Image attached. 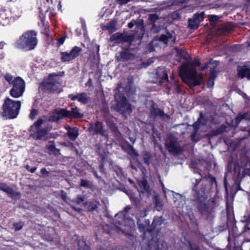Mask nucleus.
<instances>
[{"label":"nucleus","mask_w":250,"mask_h":250,"mask_svg":"<svg viewBox=\"0 0 250 250\" xmlns=\"http://www.w3.org/2000/svg\"><path fill=\"white\" fill-rule=\"evenodd\" d=\"M188 26L191 29H197L199 28L200 24L192 18L188 20Z\"/></svg>","instance_id":"40"},{"label":"nucleus","mask_w":250,"mask_h":250,"mask_svg":"<svg viewBox=\"0 0 250 250\" xmlns=\"http://www.w3.org/2000/svg\"><path fill=\"white\" fill-rule=\"evenodd\" d=\"M2 76L9 84L12 86L9 91L10 95L14 98L21 97L25 90L24 80L19 76L13 78V76L9 73L2 74Z\"/></svg>","instance_id":"3"},{"label":"nucleus","mask_w":250,"mask_h":250,"mask_svg":"<svg viewBox=\"0 0 250 250\" xmlns=\"http://www.w3.org/2000/svg\"><path fill=\"white\" fill-rule=\"evenodd\" d=\"M48 149L49 151L52 152L55 155H57L60 152V149L57 148L55 145H50L48 147Z\"/></svg>","instance_id":"47"},{"label":"nucleus","mask_w":250,"mask_h":250,"mask_svg":"<svg viewBox=\"0 0 250 250\" xmlns=\"http://www.w3.org/2000/svg\"><path fill=\"white\" fill-rule=\"evenodd\" d=\"M88 130L90 132H93L94 135H100L104 137L107 136V131L102 122L97 121L90 123Z\"/></svg>","instance_id":"13"},{"label":"nucleus","mask_w":250,"mask_h":250,"mask_svg":"<svg viewBox=\"0 0 250 250\" xmlns=\"http://www.w3.org/2000/svg\"><path fill=\"white\" fill-rule=\"evenodd\" d=\"M43 121L42 119H38L33 124L36 129L41 128V126L43 124Z\"/></svg>","instance_id":"49"},{"label":"nucleus","mask_w":250,"mask_h":250,"mask_svg":"<svg viewBox=\"0 0 250 250\" xmlns=\"http://www.w3.org/2000/svg\"><path fill=\"white\" fill-rule=\"evenodd\" d=\"M175 50L176 51V56L179 57V62H181L182 60H188V55L187 52L184 49L175 48Z\"/></svg>","instance_id":"31"},{"label":"nucleus","mask_w":250,"mask_h":250,"mask_svg":"<svg viewBox=\"0 0 250 250\" xmlns=\"http://www.w3.org/2000/svg\"><path fill=\"white\" fill-rule=\"evenodd\" d=\"M192 64L196 67L199 66L201 64L200 59L198 58H194L192 62Z\"/></svg>","instance_id":"57"},{"label":"nucleus","mask_w":250,"mask_h":250,"mask_svg":"<svg viewBox=\"0 0 250 250\" xmlns=\"http://www.w3.org/2000/svg\"><path fill=\"white\" fill-rule=\"evenodd\" d=\"M21 103L20 101H14L9 98H6L2 105V115L7 119L16 118L19 113Z\"/></svg>","instance_id":"4"},{"label":"nucleus","mask_w":250,"mask_h":250,"mask_svg":"<svg viewBox=\"0 0 250 250\" xmlns=\"http://www.w3.org/2000/svg\"><path fill=\"white\" fill-rule=\"evenodd\" d=\"M218 72V71H216L214 68H210L208 78L215 80L217 76Z\"/></svg>","instance_id":"45"},{"label":"nucleus","mask_w":250,"mask_h":250,"mask_svg":"<svg viewBox=\"0 0 250 250\" xmlns=\"http://www.w3.org/2000/svg\"><path fill=\"white\" fill-rule=\"evenodd\" d=\"M150 117L155 119L157 118H168L169 116L165 113L163 109L158 108L157 104L152 102L150 107Z\"/></svg>","instance_id":"15"},{"label":"nucleus","mask_w":250,"mask_h":250,"mask_svg":"<svg viewBox=\"0 0 250 250\" xmlns=\"http://www.w3.org/2000/svg\"><path fill=\"white\" fill-rule=\"evenodd\" d=\"M142 154L144 164L149 167L150 164V160L152 158L151 154L147 151H143Z\"/></svg>","instance_id":"36"},{"label":"nucleus","mask_w":250,"mask_h":250,"mask_svg":"<svg viewBox=\"0 0 250 250\" xmlns=\"http://www.w3.org/2000/svg\"><path fill=\"white\" fill-rule=\"evenodd\" d=\"M79 134L78 128L77 127L69 128L67 130V136L72 141H74L78 137Z\"/></svg>","instance_id":"28"},{"label":"nucleus","mask_w":250,"mask_h":250,"mask_svg":"<svg viewBox=\"0 0 250 250\" xmlns=\"http://www.w3.org/2000/svg\"><path fill=\"white\" fill-rule=\"evenodd\" d=\"M185 245L189 250H201L197 244L191 242L188 240H186Z\"/></svg>","instance_id":"39"},{"label":"nucleus","mask_w":250,"mask_h":250,"mask_svg":"<svg viewBox=\"0 0 250 250\" xmlns=\"http://www.w3.org/2000/svg\"><path fill=\"white\" fill-rule=\"evenodd\" d=\"M77 244L78 250H89L90 247L86 244V241L83 239H77Z\"/></svg>","instance_id":"34"},{"label":"nucleus","mask_w":250,"mask_h":250,"mask_svg":"<svg viewBox=\"0 0 250 250\" xmlns=\"http://www.w3.org/2000/svg\"><path fill=\"white\" fill-rule=\"evenodd\" d=\"M232 29V27L229 26H224L222 27V31L224 33H229Z\"/></svg>","instance_id":"54"},{"label":"nucleus","mask_w":250,"mask_h":250,"mask_svg":"<svg viewBox=\"0 0 250 250\" xmlns=\"http://www.w3.org/2000/svg\"><path fill=\"white\" fill-rule=\"evenodd\" d=\"M154 44H155V41L153 40L151 42V43L148 45V48L150 52H153L154 51L155 49H154V46H153V45H154Z\"/></svg>","instance_id":"58"},{"label":"nucleus","mask_w":250,"mask_h":250,"mask_svg":"<svg viewBox=\"0 0 250 250\" xmlns=\"http://www.w3.org/2000/svg\"><path fill=\"white\" fill-rule=\"evenodd\" d=\"M139 25L142 26L143 27L144 36L145 34V28L144 26L143 21L142 20L141 22H137L135 21L132 20L131 22L128 23L127 26L129 28H132L134 25H136L135 32L132 35H136V33H138L137 34L139 35L141 33V30H142V28L139 26Z\"/></svg>","instance_id":"25"},{"label":"nucleus","mask_w":250,"mask_h":250,"mask_svg":"<svg viewBox=\"0 0 250 250\" xmlns=\"http://www.w3.org/2000/svg\"><path fill=\"white\" fill-rule=\"evenodd\" d=\"M23 226V224L21 222L16 223L13 224V226L15 230L18 231L21 230Z\"/></svg>","instance_id":"51"},{"label":"nucleus","mask_w":250,"mask_h":250,"mask_svg":"<svg viewBox=\"0 0 250 250\" xmlns=\"http://www.w3.org/2000/svg\"><path fill=\"white\" fill-rule=\"evenodd\" d=\"M0 190L6 193L11 198L16 197L19 198L21 196L20 192L16 191L13 188L8 186L6 183H0Z\"/></svg>","instance_id":"17"},{"label":"nucleus","mask_w":250,"mask_h":250,"mask_svg":"<svg viewBox=\"0 0 250 250\" xmlns=\"http://www.w3.org/2000/svg\"><path fill=\"white\" fill-rule=\"evenodd\" d=\"M50 130L48 127L39 128L32 134L33 138L36 140H46L48 139V132Z\"/></svg>","instance_id":"18"},{"label":"nucleus","mask_w":250,"mask_h":250,"mask_svg":"<svg viewBox=\"0 0 250 250\" xmlns=\"http://www.w3.org/2000/svg\"><path fill=\"white\" fill-rule=\"evenodd\" d=\"M179 75L183 80L184 79L191 80L197 76V72L195 68H189L188 63H184L180 68Z\"/></svg>","instance_id":"12"},{"label":"nucleus","mask_w":250,"mask_h":250,"mask_svg":"<svg viewBox=\"0 0 250 250\" xmlns=\"http://www.w3.org/2000/svg\"><path fill=\"white\" fill-rule=\"evenodd\" d=\"M115 99L117 102V107L119 109H124L126 112L128 113L132 112L131 105L128 102L124 93H116L115 95Z\"/></svg>","instance_id":"11"},{"label":"nucleus","mask_w":250,"mask_h":250,"mask_svg":"<svg viewBox=\"0 0 250 250\" xmlns=\"http://www.w3.org/2000/svg\"><path fill=\"white\" fill-rule=\"evenodd\" d=\"M131 202L136 203V198L135 197L134 194L133 193H131L130 195H128Z\"/></svg>","instance_id":"63"},{"label":"nucleus","mask_w":250,"mask_h":250,"mask_svg":"<svg viewBox=\"0 0 250 250\" xmlns=\"http://www.w3.org/2000/svg\"><path fill=\"white\" fill-rule=\"evenodd\" d=\"M80 186L86 188H89V181L87 180H84L83 179H81Z\"/></svg>","instance_id":"50"},{"label":"nucleus","mask_w":250,"mask_h":250,"mask_svg":"<svg viewBox=\"0 0 250 250\" xmlns=\"http://www.w3.org/2000/svg\"><path fill=\"white\" fill-rule=\"evenodd\" d=\"M204 13L202 12L200 13H196L194 14L192 18L200 24V23L204 20Z\"/></svg>","instance_id":"41"},{"label":"nucleus","mask_w":250,"mask_h":250,"mask_svg":"<svg viewBox=\"0 0 250 250\" xmlns=\"http://www.w3.org/2000/svg\"><path fill=\"white\" fill-rule=\"evenodd\" d=\"M139 26L142 28L141 33L139 35L137 34L138 33H136V35H125L124 33L117 32L111 36L110 40L111 42H113L115 44H119L124 42L127 43L128 42H133L135 40H137L139 42L138 43L139 45L143 38L144 30L142 26L139 25Z\"/></svg>","instance_id":"5"},{"label":"nucleus","mask_w":250,"mask_h":250,"mask_svg":"<svg viewBox=\"0 0 250 250\" xmlns=\"http://www.w3.org/2000/svg\"><path fill=\"white\" fill-rule=\"evenodd\" d=\"M68 98L72 101L77 100L79 102L83 104H87L90 101V97L85 92L80 93L70 94L68 95Z\"/></svg>","instance_id":"16"},{"label":"nucleus","mask_w":250,"mask_h":250,"mask_svg":"<svg viewBox=\"0 0 250 250\" xmlns=\"http://www.w3.org/2000/svg\"><path fill=\"white\" fill-rule=\"evenodd\" d=\"M132 42H128L126 45L122 46V50L118 52L116 56V60L118 62H126L135 58V55L131 52L134 48L131 47Z\"/></svg>","instance_id":"6"},{"label":"nucleus","mask_w":250,"mask_h":250,"mask_svg":"<svg viewBox=\"0 0 250 250\" xmlns=\"http://www.w3.org/2000/svg\"><path fill=\"white\" fill-rule=\"evenodd\" d=\"M139 188L147 193L150 192V186L146 179H143L138 182Z\"/></svg>","instance_id":"35"},{"label":"nucleus","mask_w":250,"mask_h":250,"mask_svg":"<svg viewBox=\"0 0 250 250\" xmlns=\"http://www.w3.org/2000/svg\"><path fill=\"white\" fill-rule=\"evenodd\" d=\"M124 149L132 157V159L130 161V168L135 170H137V167L141 168L142 166L139 165H141V163L139 161L138 158L139 154L138 152L136 151L133 146L127 143Z\"/></svg>","instance_id":"10"},{"label":"nucleus","mask_w":250,"mask_h":250,"mask_svg":"<svg viewBox=\"0 0 250 250\" xmlns=\"http://www.w3.org/2000/svg\"><path fill=\"white\" fill-rule=\"evenodd\" d=\"M39 112L38 110L35 108H32L30 113L29 115V118L33 120L35 119L36 116L38 115Z\"/></svg>","instance_id":"46"},{"label":"nucleus","mask_w":250,"mask_h":250,"mask_svg":"<svg viewBox=\"0 0 250 250\" xmlns=\"http://www.w3.org/2000/svg\"><path fill=\"white\" fill-rule=\"evenodd\" d=\"M208 177L210 179V182L211 184H213V183L216 184V179L215 177H213L211 174H208Z\"/></svg>","instance_id":"61"},{"label":"nucleus","mask_w":250,"mask_h":250,"mask_svg":"<svg viewBox=\"0 0 250 250\" xmlns=\"http://www.w3.org/2000/svg\"><path fill=\"white\" fill-rule=\"evenodd\" d=\"M96 151L99 153L100 157H101V162L99 165V170L102 174H106L105 168L104 167V162L106 159V154L104 152V153L102 151V148L100 146H98Z\"/></svg>","instance_id":"24"},{"label":"nucleus","mask_w":250,"mask_h":250,"mask_svg":"<svg viewBox=\"0 0 250 250\" xmlns=\"http://www.w3.org/2000/svg\"><path fill=\"white\" fill-rule=\"evenodd\" d=\"M112 133L115 135L120 134V132L116 126H114L111 128Z\"/></svg>","instance_id":"60"},{"label":"nucleus","mask_w":250,"mask_h":250,"mask_svg":"<svg viewBox=\"0 0 250 250\" xmlns=\"http://www.w3.org/2000/svg\"><path fill=\"white\" fill-rule=\"evenodd\" d=\"M157 75L160 78V80L159 82L160 85H163L165 82L169 83L167 72L164 68L159 69L157 72Z\"/></svg>","instance_id":"26"},{"label":"nucleus","mask_w":250,"mask_h":250,"mask_svg":"<svg viewBox=\"0 0 250 250\" xmlns=\"http://www.w3.org/2000/svg\"><path fill=\"white\" fill-rule=\"evenodd\" d=\"M159 19V17L156 14H150L148 16V20L152 24L151 30L154 32H158L159 31V29L155 30L154 28L156 27L155 25V22Z\"/></svg>","instance_id":"33"},{"label":"nucleus","mask_w":250,"mask_h":250,"mask_svg":"<svg viewBox=\"0 0 250 250\" xmlns=\"http://www.w3.org/2000/svg\"><path fill=\"white\" fill-rule=\"evenodd\" d=\"M137 225L139 229L141 231L144 232H152V231H150L151 225H150V221L148 219L145 220L144 223H141L140 221L138 220Z\"/></svg>","instance_id":"27"},{"label":"nucleus","mask_w":250,"mask_h":250,"mask_svg":"<svg viewBox=\"0 0 250 250\" xmlns=\"http://www.w3.org/2000/svg\"><path fill=\"white\" fill-rule=\"evenodd\" d=\"M166 147L169 153L179 154L183 151L178 139L173 135L168 136L166 141Z\"/></svg>","instance_id":"8"},{"label":"nucleus","mask_w":250,"mask_h":250,"mask_svg":"<svg viewBox=\"0 0 250 250\" xmlns=\"http://www.w3.org/2000/svg\"><path fill=\"white\" fill-rule=\"evenodd\" d=\"M55 86V82L53 81H47L43 83V86L50 92H54Z\"/></svg>","instance_id":"37"},{"label":"nucleus","mask_w":250,"mask_h":250,"mask_svg":"<svg viewBox=\"0 0 250 250\" xmlns=\"http://www.w3.org/2000/svg\"><path fill=\"white\" fill-rule=\"evenodd\" d=\"M214 80L210 79L208 78V82L207 83V87L208 88L212 87L214 84Z\"/></svg>","instance_id":"55"},{"label":"nucleus","mask_w":250,"mask_h":250,"mask_svg":"<svg viewBox=\"0 0 250 250\" xmlns=\"http://www.w3.org/2000/svg\"><path fill=\"white\" fill-rule=\"evenodd\" d=\"M41 173L43 177H46L48 175L49 172L46 170L45 167H42L41 169Z\"/></svg>","instance_id":"56"},{"label":"nucleus","mask_w":250,"mask_h":250,"mask_svg":"<svg viewBox=\"0 0 250 250\" xmlns=\"http://www.w3.org/2000/svg\"><path fill=\"white\" fill-rule=\"evenodd\" d=\"M83 51V49L79 46L73 47L69 52H60L61 61L62 62H69L78 57Z\"/></svg>","instance_id":"7"},{"label":"nucleus","mask_w":250,"mask_h":250,"mask_svg":"<svg viewBox=\"0 0 250 250\" xmlns=\"http://www.w3.org/2000/svg\"><path fill=\"white\" fill-rule=\"evenodd\" d=\"M61 198L64 201L66 200L67 198L66 194L63 192V191L62 192Z\"/></svg>","instance_id":"64"},{"label":"nucleus","mask_w":250,"mask_h":250,"mask_svg":"<svg viewBox=\"0 0 250 250\" xmlns=\"http://www.w3.org/2000/svg\"><path fill=\"white\" fill-rule=\"evenodd\" d=\"M226 128V125H221L218 128L211 130V131L210 132L209 134L208 135H209L210 137L216 136L225 132Z\"/></svg>","instance_id":"32"},{"label":"nucleus","mask_w":250,"mask_h":250,"mask_svg":"<svg viewBox=\"0 0 250 250\" xmlns=\"http://www.w3.org/2000/svg\"><path fill=\"white\" fill-rule=\"evenodd\" d=\"M207 118L205 116L204 114L201 112L199 114V118L192 125V126L193 127V130L190 136V139L192 142L197 143L199 141V139H196V137L200 128V126H205L207 125Z\"/></svg>","instance_id":"9"},{"label":"nucleus","mask_w":250,"mask_h":250,"mask_svg":"<svg viewBox=\"0 0 250 250\" xmlns=\"http://www.w3.org/2000/svg\"><path fill=\"white\" fill-rule=\"evenodd\" d=\"M155 207H156L157 210H158V211H160L162 209V204L158 200L156 201Z\"/></svg>","instance_id":"59"},{"label":"nucleus","mask_w":250,"mask_h":250,"mask_svg":"<svg viewBox=\"0 0 250 250\" xmlns=\"http://www.w3.org/2000/svg\"><path fill=\"white\" fill-rule=\"evenodd\" d=\"M131 209V207L129 206H126L123 211H120L117 213L113 220V224L114 225H122L123 222L125 221V212H127Z\"/></svg>","instance_id":"21"},{"label":"nucleus","mask_w":250,"mask_h":250,"mask_svg":"<svg viewBox=\"0 0 250 250\" xmlns=\"http://www.w3.org/2000/svg\"><path fill=\"white\" fill-rule=\"evenodd\" d=\"M203 75L201 74L199 75V79H197L196 77L192 79V84L193 86H196L200 85L201 84V81L203 80Z\"/></svg>","instance_id":"43"},{"label":"nucleus","mask_w":250,"mask_h":250,"mask_svg":"<svg viewBox=\"0 0 250 250\" xmlns=\"http://www.w3.org/2000/svg\"><path fill=\"white\" fill-rule=\"evenodd\" d=\"M170 85L167 87V89L169 91L171 90L174 93H179L181 92L182 89L179 82L174 81L173 83H169Z\"/></svg>","instance_id":"29"},{"label":"nucleus","mask_w":250,"mask_h":250,"mask_svg":"<svg viewBox=\"0 0 250 250\" xmlns=\"http://www.w3.org/2000/svg\"><path fill=\"white\" fill-rule=\"evenodd\" d=\"M116 23L114 21H109L106 23L105 28L111 32H113L116 30Z\"/></svg>","instance_id":"42"},{"label":"nucleus","mask_w":250,"mask_h":250,"mask_svg":"<svg viewBox=\"0 0 250 250\" xmlns=\"http://www.w3.org/2000/svg\"><path fill=\"white\" fill-rule=\"evenodd\" d=\"M67 38V35H64L57 39V45L58 46H60L62 45Z\"/></svg>","instance_id":"48"},{"label":"nucleus","mask_w":250,"mask_h":250,"mask_svg":"<svg viewBox=\"0 0 250 250\" xmlns=\"http://www.w3.org/2000/svg\"><path fill=\"white\" fill-rule=\"evenodd\" d=\"M100 205L99 201L96 199H90L83 203V207L88 212L97 211Z\"/></svg>","instance_id":"20"},{"label":"nucleus","mask_w":250,"mask_h":250,"mask_svg":"<svg viewBox=\"0 0 250 250\" xmlns=\"http://www.w3.org/2000/svg\"><path fill=\"white\" fill-rule=\"evenodd\" d=\"M84 117V114L80 108L77 106L71 107L68 110V118L73 119H81Z\"/></svg>","instance_id":"22"},{"label":"nucleus","mask_w":250,"mask_h":250,"mask_svg":"<svg viewBox=\"0 0 250 250\" xmlns=\"http://www.w3.org/2000/svg\"><path fill=\"white\" fill-rule=\"evenodd\" d=\"M237 75L241 79L247 78L250 80V65L244 64L238 65L237 68Z\"/></svg>","instance_id":"19"},{"label":"nucleus","mask_w":250,"mask_h":250,"mask_svg":"<svg viewBox=\"0 0 250 250\" xmlns=\"http://www.w3.org/2000/svg\"><path fill=\"white\" fill-rule=\"evenodd\" d=\"M201 180L202 179H196L192 188L194 192V205L200 214L206 216L207 220H211L214 218L216 202L213 199L208 203L205 202L207 199V195L206 194V187L202 184L199 187Z\"/></svg>","instance_id":"1"},{"label":"nucleus","mask_w":250,"mask_h":250,"mask_svg":"<svg viewBox=\"0 0 250 250\" xmlns=\"http://www.w3.org/2000/svg\"><path fill=\"white\" fill-rule=\"evenodd\" d=\"M240 180L239 179H237L235 182V194L239 190H242V189L241 188V186H240Z\"/></svg>","instance_id":"52"},{"label":"nucleus","mask_w":250,"mask_h":250,"mask_svg":"<svg viewBox=\"0 0 250 250\" xmlns=\"http://www.w3.org/2000/svg\"><path fill=\"white\" fill-rule=\"evenodd\" d=\"M162 216H155L151 224L150 231L153 232L157 227L160 226L164 222Z\"/></svg>","instance_id":"30"},{"label":"nucleus","mask_w":250,"mask_h":250,"mask_svg":"<svg viewBox=\"0 0 250 250\" xmlns=\"http://www.w3.org/2000/svg\"><path fill=\"white\" fill-rule=\"evenodd\" d=\"M243 119H245L250 121V112H245L242 114L238 115L235 118V122L237 124H239Z\"/></svg>","instance_id":"38"},{"label":"nucleus","mask_w":250,"mask_h":250,"mask_svg":"<svg viewBox=\"0 0 250 250\" xmlns=\"http://www.w3.org/2000/svg\"><path fill=\"white\" fill-rule=\"evenodd\" d=\"M212 60L211 59H210L209 61V62H207L204 66L201 67V70H205L208 69V65L211 63Z\"/></svg>","instance_id":"62"},{"label":"nucleus","mask_w":250,"mask_h":250,"mask_svg":"<svg viewBox=\"0 0 250 250\" xmlns=\"http://www.w3.org/2000/svg\"><path fill=\"white\" fill-rule=\"evenodd\" d=\"M68 110L65 108H60L55 109L53 112V114L49 117L48 120L50 122L58 123L63 118H68Z\"/></svg>","instance_id":"14"},{"label":"nucleus","mask_w":250,"mask_h":250,"mask_svg":"<svg viewBox=\"0 0 250 250\" xmlns=\"http://www.w3.org/2000/svg\"><path fill=\"white\" fill-rule=\"evenodd\" d=\"M25 167L26 168V169L30 172L31 173H34L35 172V171L37 170V167H31L29 165H26L25 166Z\"/></svg>","instance_id":"53"},{"label":"nucleus","mask_w":250,"mask_h":250,"mask_svg":"<svg viewBox=\"0 0 250 250\" xmlns=\"http://www.w3.org/2000/svg\"><path fill=\"white\" fill-rule=\"evenodd\" d=\"M219 20V16L215 15H210L208 16V21L210 25H213L218 21Z\"/></svg>","instance_id":"44"},{"label":"nucleus","mask_w":250,"mask_h":250,"mask_svg":"<svg viewBox=\"0 0 250 250\" xmlns=\"http://www.w3.org/2000/svg\"><path fill=\"white\" fill-rule=\"evenodd\" d=\"M170 39H172V41L175 42V37H173L172 34L169 32H167L166 34L156 36L153 39L155 42L159 41L166 45H167L169 40Z\"/></svg>","instance_id":"23"},{"label":"nucleus","mask_w":250,"mask_h":250,"mask_svg":"<svg viewBox=\"0 0 250 250\" xmlns=\"http://www.w3.org/2000/svg\"><path fill=\"white\" fill-rule=\"evenodd\" d=\"M37 33L34 30H28L24 32L15 43V47L25 51H30L36 47L38 40Z\"/></svg>","instance_id":"2"}]
</instances>
